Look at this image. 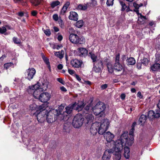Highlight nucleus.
Listing matches in <instances>:
<instances>
[{"label": "nucleus", "mask_w": 160, "mask_h": 160, "mask_svg": "<svg viewBox=\"0 0 160 160\" xmlns=\"http://www.w3.org/2000/svg\"><path fill=\"white\" fill-rule=\"evenodd\" d=\"M133 141L134 138L132 136H128L127 133L124 132L121 135L119 139L116 140L115 143L119 146L121 144L122 149L124 145L131 146Z\"/></svg>", "instance_id": "nucleus-1"}, {"label": "nucleus", "mask_w": 160, "mask_h": 160, "mask_svg": "<svg viewBox=\"0 0 160 160\" xmlns=\"http://www.w3.org/2000/svg\"><path fill=\"white\" fill-rule=\"evenodd\" d=\"M46 105L43 104L39 106L34 114L37 116V120L40 123H42L46 120V114L47 112Z\"/></svg>", "instance_id": "nucleus-2"}, {"label": "nucleus", "mask_w": 160, "mask_h": 160, "mask_svg": "<svg viewBox=\"0 0 160 160\" xmlns=\"http://www.w3.org/2000/svg\"><path fill=\"white\" fill-rule=\"evenodd\" d=\"M105 108V104L103 103L99 102L92 108V111L95 115H100V116L101 117L104 114Z\"/></svg>", "instance_id": "nucleus-3"}, {"label": "nucleus", "mask_w": 160, "mask_h": 160, "mask_svg": "<svg viewBox=\"0 0 160 160\" xmlns=\"http://www.w3.org/2000/svg\"><path fill=\"white\" fill-rule=\"evenodd\" d=\"M96 122L98 124L97 128L98 133L100 134H103L104 133L108 128L110 123L109 120L107 118H105L103 119L101 123Z\"/></svg>", "instance_id": "nucleus-4"}, {"label": "nucleus", "mask_w": 160, "mask_h": 160, "mask_svg": "<svg viewBox=\"0 0 160 160\" xmlns=\"http://www.w3.org/2000/svg\"><path fill=\"white\" fill-rule=\"evenodd\" d=\"M84 118L81 114H77L73 118L72 124L75 128H78L81 127L83 123Z\"/></svg>", "instance_id": "nucleus-5"}, {"label": "nucleus", "mask_w": 160, "mask_h": 160, "mask_svg": "<svg viewBox=\"0 0 160 160\" xmlns=\"http://www.w3.org/2000/svg\"><path fill=\"white\" fill-rule=\"evenodd\" d=\"M115 146L113 148L114 154L113 156V160H120L121 157V151L122 150L121 144L119 146L115 144Z\"/></svg>", "instance_id": "nucleus-6"}, {"label": "nucleus", "mask_w": 160, "mask_h": 160, "mask_svg": "<svg viewBox=\"0 0 160 160\" xmlns=\"http://www.w3.org/2000/svg\"><path fill=\"white\" fill-rule=\"evenodd\" d=\"M104 136L108 142L111 143L112 147L115 146V143L116 142V141H114L112 140V139L114 137L113 134L109 132H108L104 133Z\"/></svg>", "instance_id": "nucleus-7"}, {"label": "nucleus", "mask_w": 160, "mask_h": 160, "mask_svg": "<svg viewBox=\"0 0 160 160\" xmlns=\"http://www.w3.org/2000/svg\"><path fill=\"white\" fill-rule=\"evenodd\" d=\"M51 94L48 92H44L41 93L39 96L38 99L42 102H46L50 99Z\"/></svg>", "instance_id": "nucleus-8"}, {"label": "nucleus", "mask_w": 160, "mask_h": 160, "mask_svg": "<svg viewBox=\"0 0 160 160\" xmlns=\"http://www.w3.org/2000/svg\"><path fill=\"white\" fill-rule=\"evenodd\" d=\"M114 152L113 148L111 149L106 150L102 157L103 160H109L111 158V154Z\"/></svg>", "instance_id": "nucleus-9"}, {"label": "nucleus", "mask_w": 160, "mask_h": 160, "mask_svg": "<svg viewBox=\"0 0 160 160\" xmlns=\"http://www.w3.org/2000/svg\"><path fill=\"white\" fill-rule=\"evenodd\" d=\"M46 116V119L48 123H52L55 121L54 118V114L52 113V111L49 110V111H47Z\"/></svg>", "instance_id": "nucleus-10"}, {"label": "nucleus", "mask_w": 160, "mask_h": 160, "mask_svg": "<svg viewBox=\"0 0 160 160\" xmlns=\"http://www.w3.org/2000/svg\"><path fill=\"white\" fill-rule=\"evenodd\" d=\"M82 62L77 59H72L70 62V64L73 67L79 68L81 67Z\"/></svg>", "instance_id": "nucleus-11"}, {"label": "nucleus", "mask_w": 160, "mask_h": 160, "mask_svg": "<svg viewBox=\"0 0 160 160\" xmlns=\"http://www.w3.org/2000/svg\"><path fill=\"white\" fill-rule=\"evenodd\" d=\"M84 106V103L82 102H79L77 104L75 102L73 104V109L77 110L78 112L82 110Z\"/></svg>", "instance_id": "nucleus-12"}, {"label": "nucleus", "mask_w": 160, "mask_h": 160, "mask_svg": "<svg viewBox=\"0 0 160 160\" xmlns=\"http://www.w3.org/2000/svg\"><path fill=\"white\" fill-rule=\"evenodd\" d=\"M27 78L29 80L32 79L35 74L36 70L33 68H29L27 71Z\"/></svg>", "instance_id": "nucleus-13"}, {"label": "nucleus", "mask_w": 160, "mask_h": 160, "mask_svg": "<svg viewBox=\"0 0 160 160\" xmlns=\"http://www.w3.org/2000/svg\"><path fill=\"white\" fill-rule=\"evenodd\" d=\"M96 122L93 123L91 125L90 128V132L93 135H95L98 132L97 128L98 125Z\"/></svg>", "instance_id": "nucleus-14"}, {"label": "nucleus", "mask_w": 160, "mask_h": 160, "mask_svg": "<svg viewBox=\"0 0 160 160\" xmlns=\"http://www.w3.org/2000/svg\"><path fill=\"white\" fill-rule=\"evenodd\" d=\"M78 52L80 56L85 57L87 55L88 51L84 48H80L78 49Z\"/></svg>", "instance_id": "nucleus-15"}, {"label": "nucleus", "mask_w": 160, "mask_h": 160, "mask_svg": "<svg viewBox=\"0 0 160 160\" xmlns=\"http://www.w3.org/2000/svg\"><path fill=\"white\" fill-rule=\"evenodd\" d=\"M142 4H141V6H139L138 4H137L136 3L134 2L133 4V6L135 7V9L134 10V11L136 12L138 15L140 16V17L139 18V20H140V19H141L144 18V19H146V17L144 16H143L141 13H139V11L138 10V9L141 6H142Z\"/></svg>", "instance_id": "nucleus-16"}, {"label": "nucleus", "mask_w": 160, "mask_h": 160, "mask_svg": "<svg viewBox=\"0 0 160 160\" xmlns=\"http://www.w3.org/2000/svg\"><path fill=\"white\" fill-rule=\"evenodd\" d=\"M39 87L40 86L38 84H37L33 86H30L28 90V92L30 94H32V92H31V91H33L36 90H41V88H39Z\"/></svg>", "instance_id": "nucleus-17"}, {"label": "nucleus", "mask_w": 160, "mask_h": 160, "mask_svg": "<svg viewBox=\"0 0 160 160\" xmlns=\"http://www.w3.org/2000/svg\"><path fill=\"white\" fill-rule=\"evenodd\" d=\"M78 37V36L76 34H71L69 35V40L72 43L76 44Z\"/></svg>", "instance_id": "nucleus-18"}, {"label": "nucleus", "mask_w": 160, "mask_h": 160, "mask_svg": "<svg viewBox=\"0 0 160 160\" xmlns=\"http://www.w3.org/2000/svg\"><path fill=\"white\" fill-rule=\"evenodd\" d=\"M69 18L70 20L77 21L78 19V15L75 12H70Z\"/></svg>", "instance_id": "nucleus-19"}, {"label": "nucleus", "mask_w": 160, "mask_h": 160, "mask_svg": "<svg viewBox=\"0 0 160 160\" xmlns=\"http://www.w3.org/2000/svg\"><path fill=\"white\" fill-rule=\"evenodd\" d=\"M151 69L152 71H160V63H155L151 66Z\"/></svg>", "instance_id": "nucleus-20"}, {"label": "nucleus", "mask_w": 160, "mask_h": 160, "mask_svg": "<svg viewBox=\"0 0 160 160\" xmlns=\"http://www.w3.org/2000/svg\"><path fill=\"white\" fill-rule=\"evenodd\" d=\"M114 68L115 70L118 71H123V66L120 64L119 62L115 63L114 65Z\"/></svg>", "instance_id": "nucleus-21"}, {"label": "nucleus", "mask_w": 160, "mask_h": 160, "mask_svg": "<svg viewBox=\"0 0 160 160\" xmlns=\"http://www.w3.org/2000/svg\"><path fill=\"white\" fill-rule=\"evenodd\" d=\"M85 118L87 120V123H90L92 122L94 120V118L93 115L91 114H88V113L86 112Z\"/></svg>", "instance_id": "nucleus-22"}, {"label": "nucleus", "mask_w": 160, "mask_h": 160, "mask_svg": "<svg viewBox=\"0 0 160 160\" xmlns=\"http://www.w3.org/2000/svg\"><path fill=\"white\" fill-rule=\"evenodd\" d=\"M120 3L121 6L122 11H124L126 10L127 12H128L130 11H132L130 8L129 7H127L124 2L122 1H120Z\"/></svg>", "instance_id": "nucleus-23"}, {"label": "nucleus", "mask_w": 160, "mask_h": 160, "mask_svg": "<svg viewBox=\"0 0 160 160\" xmlns=\"http://www.w3.org/2000/svg\"><path fill=\"white\" fill-rule=\"evenodd\" d=\"M89 56L91 57L92 61V62L94 63H95L97 62L98 60L97 55L96 54L92 52H89Z\"/></svg>", "instance_id": "nucleus-24"}, {"label": "nucleus", "mask_w": 160, "mask_h": 160, "mask_svg": "<svg viewBox=\"0 0 160 160\" xmlns=\"http://www.w3.org/2000/svg\"><path fill=\"white\" fill-rule=\"evenodd\" d=\"M124 155L126 159H128L130 157V150L128 147H125L124 148Z\"/></svg>", "instance_id": "nucleus-25"}, {"label": "nucleus", "mask_w": 160, "mask_h": 160, "mask_svg": "<svg viewBox=\"0 0 160 160\" xmlns=\"http://www.w3.org/2000/svg\"><path fill=\"white\" fill-rule=\"evenodd\" d=\"M77 38V41L76 44H82L85 43V39L83 37L78 36V38Z\"/></svg>", "instance_id": "nucleus-26"}, {"label": "nucleus", "mask_w": 160, "mask_h": 160, "mask_svg": "<svg viewBox=\"0 0 160 160\" xmlns=\"http://www.w3.org/2000/svg\"><path fill=\"white\" fill-rule=\"evenodd\" d=\"M10 30L12 29V28L10 26L6 25L5 27H2V28L0 27V33L3 34L6 32L7 29Z\"/></svg>", "instance_id": "nucleus-27"}, {"label": "nucleus", "mask_w": 160, "mask_h": 160, "mask_svg": "<svg viewBox=\"0 0 160 160\" xmlns=\"http://www.w3.org/2000/svg\"><path fill=\"white\" fill-rule=\"evenodd\" d=\"M70 3L69 2H67L63 6L61 12V14L62 15H64L66 12V10L68 6H69Z\"/></svg>", "instance_id": "nucleus-28"}, {"label": "nucleus", "mask_w": 160, "mask_h": 160, "mask_svg": "<svg viewBox=\"0 0 160 160\" xmlns=\"http://www.w3.org/2000/svg\"><path fill=\"white\" fill-rule=\"evenodd\" d=\"M89 7V3H87L84 4H79L78 7V9L81 10H86L88 7Z\"/></svg>", "instance_id": "nucleus-29"}, {"label": "nucleus", "mask_w": 160, "mask_h": 160, "mask_svg": "<svg viewBox=\"0 0 160 160\" xmlns=\"http://www.w3.org/2000/svg\"><path fill=\"white\" fill-rule=\"evenodd\" d=\"M127 63L129 65H134L136 62L135 59L133 58H128L127 60Z\"/></svg>", "instance_id": "nucleus-30"}, {"label": "nucleus", "mask_w": 160, "mask_h": 160, "mask_svg": "<svg viewBox=\"0 0 160 160\" xmlns=\"http://www.w3.org/2000/svg\"><path fill=\"white\" fill-rule=\"evenodd\" d=\"M65 112L68 114H70L71 113L72 110L73 109V104L72 105H69L68 106L65 108Z\"/></svg>", "instance_id": "nucleus-31"}, {"label": "nucleus", "mask_w": 160, "mask_h": 160, "mask_svg": "<svg viewBox=\"0 0 160 160\" xmlns=\"http://www.w3.org/2000/svg\"><path fill=\"white\" fill-rule=\"evenodd\" d=\"M146 119L147 117L145 115H141L139 119L140 124H142L143 123H144L146 122Z\"/></svg>", "instance_id": "nucleus-32"}, {"label": "nucleus", "mask_w": 160, "mask_h": 160, "mask_svg": "<svg viewBox=\"0 0 160 160\" xmlns=\"http://www.w3.org/2000/svg\"><path fill=\"white\" fill-rule=\"evenodd\" d=\"M49 83L48 82H45L44 83H43L42 86V88H41V91H45L48 88V85Z\"/></svg>", "instance_id": "nucleus-33"}, {"label": "nucleus", "mask_w": 160, "mask_h": 160, "mask_svg": "<svg viewBox=\"0 0 160 160\" xmlns=\"http://www.w3.org/2000/svg\"><path fill=\"white\" fill-rule=\"evenodd\" d=\"M41 90H36L33 91H31V92H32L33 96L35 98L38 99L39 96H38V95L39 93V92Z\"/></svg>", "instance_id": "nucleus-34"}, {"label": "nucleus", "mask_w": 160, "mask_h": 160, "mask_svg": "<svg viewBox=\"0 0 160 160\" xmlns=\"http://www.w3.org/2000/svg\"><path fill=\"white\" fill-rule=\"evenodd\" d=\"M107 66L108 72L110 73H112L113 71V68L112 64L111 63L108 62L107 63Z\"/></svg>", "instance_id": "nucleus-35"}, {"label": "nucleus", "mask_w": 160, "mask_h": 160, "mask_svg": "<svg viewBox=\"0 0 160 160\" xmlns=\"http://www.w3.org/2000/svg\"><path fill=\"white\" fill-rule=\"evenodd\" d=\"M84 22L82 20L77 21L76 23V26L78 28L82 27L83 25Z\"/></svg>", "instance_id": "nucleus-36"}, {"label": "nucleus", "mask_w": 160, "mask_h": 160, "mask_svg": "<svg viewBox=\"0 0 160 160\" xmlns=\"http://www.w3.org/2000/svg\"><path fill=\"white\" fill-rule=\"evenodd\" d=\"M42 58L43 59V61L45 62L48 65V67L49 69H50V66L49 64V61L48 59L47 58L44 57V56H42Z\"/></svg>", "instance_id": "nucleus-37"}, {"label": "nucleus", "mask_w": 160, "mask_h": 160, "mask_svg": "<svg viewBox=\"0 0 160 160\" xmlns=\"http://www.w3.org/2000/svg\"><path fill=\"white\" fill-rule=\"evenodd\" d=\"M155 112L152 110H150L148 113V117L150 118H155Z\"/></svg>", "instance_id": "nucleus-38"}, {"label": "nucleus", "mask_w": 160, "mask_h": 160, "mask_svg": "<svg viewBox=\"0 0 160 160\" xmlns=\"http://www.w3.org/2000/svg\"><path fill=\"white\" fill-rule=\"evenodd\" d=\"M95 63H94L93 70L96 72H99L101 71V68L95 65Z\"/></svg>", "instance_id": "nucleus-39"}, {"label": "nucleus", "mask_w": 160, "mask_h": 160, "mask_svg": "<svg viewBox=\"0 0 160 160\" xmlns=\"http://www.w3.org/2000/svg\"><path fill=\"white\" fill-rule=\"evenodd\" d=\"M60 2L58 1H54L52 2L51 4V6L52 8L57 6L60 4Z\"/></svg>", "instance_id": "nucleus-40"}, {"label": "nucleus", "mask_w": 160, "mask_h": 160, "mask_svg": "<svg viewBox=\"0 0 160 160\" xmlns=\"http://www.w3.org/2000/svg\"><path fill=\"white\" fill-rule=\"evenodd\" d=\"M42 29L43 32L46 36H49L51 34V32L49 29H44L43 28H42Z\"/></svg>", "instance_id": "nucleus-41"}, {"label": "nucleus", "mask_w": 160, "mask_h": 160, "mask_svg": "<svg viewBox=\"0 0 160 160\" xmlns=\"http://www.w3.org/2000/svg\"><path fill=\"white\" fill-rule=\"evenodd\" d=\"M64 108V106L62 105H61L58 107V110L59 111V113L58 112L57 115L59 116L60 115H61L62 114V112Z\"/></svg>", "instance_id": "nucleus-42"}, {"label": "nucleus", "mask_w": 160, "mask_h": 160, "mask_svg": "<svg viewBox=\"0 0 160 160\" xmlns=\"http://www.w3.org/2000/svg\"><path fill=\"white\" fill-rule=\"evenodd\" d=\"M89 7H92L95 6L97 5V1L95 0H92L91 2H88Z\"/></svg>", "instance_id": "nucleus-43"}, {"label": "nucleus", "mask_w": 160, "mask_h": 160, "mask_svg": "<svg viewBox=\"0 0 160 160\" xmlns=\"http://www.w3.org/2000/svg\"><path fill=\"white\" fill-rule=\"evenodd\" d=\"M12 40L15 43L19 44L21 43V41L20 39L16 37H14L13 38Z\"/></svg>", "instance_id": "nucleus-44"}, {"label": "nucleus", "mask_w": 160, "mask_h": 160, "mask_svg": "<svg viewBox=\"0 0 160 160\" xmlns=\"http://www.w3.org/2000/svg\"><path fill=\"white\" fill-rule=\"evenodd\" d=\"M55 55L58 57L60 58H62L63 57V55L62 53H61L60 52H55L54 53Z\"/></svg>", "instance_id": "nucleus-45"}, {"label": "nucleus", "mask_w": 160, "mask_h": 160, "mask_svg": "<svg viewBox=\"0 0 160 160\" xmlns=\"http://www.w3.org/2000/svg\"><path fill=\"white\" fill-rule=\"evenodd\" d=\"M13 65V64L12 63H7L4 64V68L7 69L8 68H9L10 67L12 66Z\"/></svg>", "instance_id": "nucleus-46"}, {"label": "nucleus", "mask_w": 160, "mask_h": 160, "mask_svg": "<svg viewBox=\"0 0 160 160\" xmlns=\"http://www.w3.org/2000/svg\"><path fill=\"white\" fill-rule=\"evenodd\" d=\"M29 107L30 109L32 110H35L37 108V105L34 103H33L32 104H31Z\"/></svg>", "instance_id": "nucleus-47"}, {"label": "nucleus", "mask_w": 160, "mask_h": 160, "mask_svg": "<svg viewBox=\"0 0 160 160\" xmlns=\"http://www.w3.org/2000/svg\"><path fill=\"white\" fill-rule=\"evenodd\" d=\"M58 22L60 26L61 27V28H64V23L62 20L60 18H59V19Z\"/></svg>", "instance_id": "nucleus-48"}, {"label": "nucleus", "mask_w": 160, "mask_h": 160, "mask_svg": "<svg viewBox=\"0 0 160 160\" xmlns=\"http://www.w3.org/2000/svg\"><path fill=\"white\" fill-rule=\"evenodd\" d=\"M141 62L144 65H146L148 63V60L147 58H143Z\"/></svg>", "instance_id": "nucleus-49"}, {"label": "nucleus", "mask_w": 160, "mask_h": 160, "mask_svg": "<svg viewBox=\"0 0 160 160\" xmlns=\"http://www.w3.org/2000/svg\"><path fill=\"white\" fill-rule=\"evenodd\" d=\"M155 118H158L160 116V109L156 111L155 112Z\"/></svg>", "instance_id": "nucleus-50"}, {"label": "nucleus", "mask_w": 160, "mask_h": 160, "mask_svg": "<svg viewBox=\"0 0 160 160\" xmlns=\"http://www.w3.org/2000/svg\"><path fill=\"white\" fill-rule=\"evenodd\" d=\"M114 0H107V4L108 6H112L113 4Z\"/></svg>", "instance_id": "nucleus-51"}, {"label": "nucleus", "mask_w": 160, "mask_h": 160, "mask_svg": "<svg viewBox=\"0 0 160 160\" xmlns=\"http://www.w3.org/2000/svg\"><path fill=\"white\" fill-rule=\"evenodd\" d=\"M155 48L157 50L160 49V42H159L155 45Z\"/></svg>", "instance_id": "nucleus-52"}, {"label": "nucleus", "mask_w": 160, "mask_h": 160, "mask_svg": "<svg viewBox=\"0 0 160 160\" xmlns=\"http://www.w3.org/2000/svg\"><path fill=\"white\" fill-rule=\"evenodd\" d=\"M98 64L97 65V66L99 68H102L103 67V63L102 61L100 60L99 61H98Z\"/></svg>", "instance_id": "nucleus-53"}, {"label": "nucleus", "mask_w": 160, "mask_h": 160, "mask_svg": "<svg viewBox=\"0 0 160 160\" xmlns=\"http://www.w3.org/2000/svg\"><path fill=\"white\" fill-rule=\"evenodd\" d=\"M120 58V54H118L116 56L115 59V63L119 62V59Z\"/></svg>", "instance_id": "nucleus-54"}, {"label": "nucleus", "mask_w": 160, "mask_h": 160, "mask_svg": "<svg viewBox=\"0 0 160 160\" xmlns=\"http://www.w3.org/2000/svg\"><path fill=\"white\" fill-rule=\"evenodd\" d=\"M57 80L62 84H64L65 82L62 78H57Z\"/></svg>", "instance_id": "nucleus-55"}, {"label": "nucleus", "mask_w": 160, "mask_h": 160, "mask_svg": "<svg viewBox=\"0 0 160 160\" xmlns=\"http://www.w3.org/2000/svg\"><path fill=\"white\" fill-rule=\"evenodd\" d=\"M52 17L53 19L55 21H57L58 19V15L57 14H54Z\"/></svg>", "instance_id": "nucleus-56"}, {"label": "nucleus", "mask_w": 160, "mask_h": 160, "mask_svg": "<svg viewBox=\"0 0 160 160\" xmlns=\"http://www.w3.org/2000/svg\"><path fill=\"white\" fill-rule=\"evenodd\" d=\"M137 96L140 99L142 98H143V95L141 94L140 92H138L137 94Z\"/></svg>", "instance_id": "nucleus-57"}, {"label": "nucleus", "mask_w": 160, "mask_h": 160, "mask_svg": "<svg viewBox=\"0 0 160 160\" xmlns=\"http://www.w3.org/2000/svg\"><path fill=\"white\" fill-rule=\"evenodd\" d=\"M134 130V129H133L132 128L131 129L129 133V137L131 136H132L133 137Z\"/></svg>", "instance_id": "nucleus-58"}, {"label": "nucleus", "mask_w": 160, "mask_h": 160, "mask_svg": "<svg viewBox=\"0 0 160 160\" xmlns=\"http://www.w3.org/2000/svg\"><path fill=\"white\" fill-rule=\"evenodd\" d=\"M68 73L71 75H72L74 74L75 72L74 70L69 69H68Z\"/></svg>", "instance_id": "nucleus-59"}, {"label": "nucleus", "mask_w": 160, "mask_h": 160, "mask_svg": "<svg viewBox=\"0 0 160 160\" xmlns=\"http://www.w3.org/2000/svg\"><path fill=\"white\" fill-rule=\"evenodd\" d=\"M60 89L62 92H66L67 91L66 89L63 86L60 87Z\"/></svg>", "instance_id": "nucleus-60"}, {"label": "nucleus", "mask_w": 160, "mask_h": 160, "mask_svg": "<svg viewBox=\"0 0 160 160\" xmlns=\"http://www.w3.org/2000/svg\"><path fill=\"white\" fill-rule=\"evenodd\" d=\"M138 21L139 22H141V23H143V21L146 19H146H144V18H142V19H140V20H139V18L140 17V15H138Z\"/></svg>", "instance_id": "nucleus-61"}, {"label": "nucleus", "mask_w": 160, "mask_h": 160, "mask_svg": "<svg viewBox=\"0 0 160 160\" xmlns=\"http://www.w3.org/2000/svg\"><path fill=\"white\" fill-rule=\"evenodd\" d=\"M108 87V85L107 84H104L102 85L101 88L102 89H104L107 88Z\"/></svg>", "instance_id": "nucleus-62"}, {"label": "nucleus", "mask_w": 160, "mask_h": 160, "mask_svg": "<svg viewBox=\"0 0 160 160\" xmlns=\"http://www.w3.org/2000/svg\"><path fill=\"white\" fill-rule=\"evenodd\" d=\"M90 105H88L85 107L84 109L86 111V112L88 113L90 108ZM85 113H86V112Z\"/></svg>", "instance_id": "nucleus-63"}, {"label": "nucleus", "mask_w": 160, "mask_h": 160, "mask_svg": "<svg viewBox=\"0 0 160 160\" xmlns=\"http://www.w3.org/2000/svg\"><path fill=\"white\" fill-rule=\"evenodd\" d=\"M63 37L61 35H59L58 37V39L59 41H61Z\"/></svg>", "instance_id": "nucleus-64"}]
</instances>
